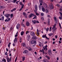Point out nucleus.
<instances>
[{"label":"nucleus","instance_id":"obj_1","mask_svg":"<svg viewBox=\"0 0 62 62\" xmlns=\"http://www.w3.org/2000/svg\"><path fill=\"white\" fill-rule=\"evenodd\" d=\"M31 44H34V45L37 44V42L36 40H32L31 42Z\"/></svg>","mask_w":62,"mask_h":62},{"label":"nucleus","instance_id":"obj_2","mask_svg":"<svg viewBox=\"0 0 62 62\" xmlns=\"http://www.w3.org/2000/svg\"><path fill=\"white\" fill-rule=\"evenodd\" d=\"M27 37L26 38L27 39V40L28 41H29L30 39V38H31V36L29 34H28L26 35Z\"/></svg>","mask_w":62,"mask_h":62},{"label":"nucleus","instance_id":"obj_3","mask_svg":"<svg viewBox=\"0 0 62 62\" xmlns=\"http://www.w3.org/2000/svg\"><path fill=\"white\" fill-rule=\"evenodd\" d=\"M10 58L9 57H7L6 58L7 61L8 62H9L11 61V56L10 57Z\"/></svg>","mask_w":62,"mask_h":62},{"label":"nucleus","instance_id":"obj_4","mask_svg":"<svg viewBox=\"0 0 62 62\" xmlns=\"http://www.w3.org/2000/svg\"><path fill=\"white\" fill-rule=\"evenodd\" d=\"M48 53L49 55H52V51H51V50L49 49L48 51Z\"/></svg>","mask_w":62,"mask_h":62},{"label":"nucleus","instance_id":"obj_5","mask_svg":"<svg viewBox=\"0 0 62 62\" xmlns=\"http://www.w3.org/2000/svg\"><path fill=\"white\" fill-rule=\"evenodd\" d=\"M32 22L34 23H39V22L38 21H36L35 20H32Z\"/></svg>","mask_w":62,"mask_h":62},{"label":"nucleus","instance_id":"obj_6","mask_svg":"<svg viewBox=\"0 0 62 62\" xmlns=\"http://www.w3.org/2000/svg\"><path fill=\"white\" fill-rule=\"evenodd\" d=\"M55 25H56V24H55L54 26H53V27L52 28V29L54 31L55 29H56V28H55Z\"/></svg>","mask_w":62,"mask_h":62},{"label":"nucleus","instance_id":"obj_7","mask_svg":"<svg viewBox=\"0 0 62 62\" xmlns=\"http://www.w3.org/2000/svg\"><path fill=\"white\" fill-rule=\"evenodd\" d=\"M36 16V15H34V14H31L29 16V18H31L32 17V16Z\"/></svg>","mask_w":62,"mask_h":62},{"label":"nucleus","instance_id":"obj_8","mask_svg":"<svg viewBox=\"0 0 62 62\" xmlns=\"http://www.w3.org/2000/svg\"><path fill=\"white\" fill-rule=\"evenodd\" d=\"M10 14H7L5 15V17H6L7 19H8L9 17L10 16Z\"/></svg>","mask_w":62,"mask_h":62},{"label":"nucleus","instance_id":"obj_9","mask_svg":"<svg viewBox=\"0 0 62 62\" xmlns=\"http://www.w3.org/2000/svg\"><path fill=\"white\" fill-rule=\"evenodd\" d=\"M21 45L23 47H26V44H25V43H22Z\"/></svg>","mask_w":62,"mask_h":62},{"label":"nucleus","instance_id":"obj_10","mask_svg":"<svg viewBox=\"0 0 62 62\" xmlns=\"http://www.w3.org/2000/svg\"><path fill=\"white\" fill-rule=\"evenodd\" d=\"M31 34L32 36H35V33L32 31H31Z\"/></svg>","mask_w":62,"mask_h":62},{"label":"nucleus","instance_id":"obj_11","mask_svg":"<svg viewBox=\"0 0 62 62\" xmlns=\"http://www.w3.org/2000/svg\"><path fill=\"white\" fill-rule=\"evenodd\" d=\"M26 48H27V49H28V50H29L30 51H32V49L30 47H26Z\"/></svg>","mask_w":62,"mask_h":62},{"label":"nucleus","instance_id":"obj_12","mask_svg":"<svg viewBox=\"0 0 62 62\" xmlns=\"http://www.w3.org/2000/svg\"><path fill=\"white\" fill-rule=\"evenodd\" d=\"M27 52H28V51L26 50H25L24 51L23 53L24 54H26Z\"/></svg>","mask_w":62,"mask_h":62},{"label":"nucleus","instance_id":"obj_13","mask_svg":"<svg viewBox=\"0 0 62 62\" xmlns=\"http://www.w3.org/2000/svg\"><path fill=\"white\" fill-rule=\"evenodd\" d=\"M53 7H53V5L52 4H51L49 6V7L50 8H51V9H53Z\"/></svg>","mask_w":62,"mask_h":62},{"label":"nucleus","instance_id":"obj_14","mask_svg":"<svg viewBox=\"0 0 62 62\" xmlns=\"http://www.w3.org/2000/svg\"><path fill=\"white\" fill-rule=\"evenodd\" d=\"M16 42H17V37H16L14 40V43Z\"/></svg>","mask_w":62,"mask_h":62},{"label":"nucleus","instance_id":"obj_15","mask_svg":"<svg viewBox=\"0 0 62 62\" xmlns=\"http://www.w3.org/2000/svg\"><path fill=\"white\" fill-rule=\"evenodd\" d=\"M29 25H30V23H29L28 22H26V26H28Z\"/></svg>","mask_w":62,"mask_h":62},{"label":"nucleus","instance_id":"obj_16","mask_svg":"<svg viewBox=\"0 0 62 62\" xmlns=\"http://www.w3.org/2000/svg\"><path fill=\"white\" fill-rule=\"evenodd\" d=\"M20 25L19 24H18L16 26V29H18L20 28Z\"/></svg>","mask_w":62,"mask_h":62},{"label":"nucleus","instance_id":"obj_17","mask_svg":"<svg viewBox=\"0 0 62 62\" xmlns=\"http://www.w3.org/2000/svg\"><path fill=\"white\" fill-rule=\"evenodd\" d=\"M54 19L55 22L56 23H57V18L56 17H55Z\"/></svg>","mask_w":62,"mask_h":62},{"label":"nucleus","instance_id":"obj_18","mask_svg":"<svg viewBox=\"0 0 62 62\" xmlns=\"http://www.w3.org/2000/svg\"><path fill=\"white\" fill-rule=\"evenodd\" d=\"M0 20L1 21H4V16H3L1 18H0Z\"/></svg>","mask_w":62,"mask_h":62},{"label":"nucleus","instance_id":"obj_19","mask_svg":"<svg viewBox=\"0 0 62 62\" xmlns=\"http://www.w3.org/2000/svg\"><path fill=\"white\" fill-rule=\"evenodd\" d=\"M33 39H37V37L36 36H34L33 37Z\"/></svg>","mask_w":62,"mask_h":62},{"label":"nucleus","instance_id":"obj_20","mask_svg":"<svg viewBox=\"0 0 62 62\" xmlns=\"http://www.w3.org/2000/svg\"><path fill=\"white\" fill-rule=\"evenodd\" d=\"M20 39H19V41L21 43L22 42V37H20Z\"/></svg>","mask_w":62,"mask_h":62},{"label":"nucleus","instance_id":"obj_21","mask_svg":"<svg viewBox=\"0 0 62 62\" xmlns=\"http://www.w3.org/2000/svg\"><path fill=\"white\" fill-rule=\"evenodd\" d=\"M39 31H37V33H36V34L38 36H39Z\"/></svg>","mask_w":62,"mask_h":62},{"label":"nucleus","instance_id":"obj_22","mask_svg":"<svg viewBox=\"0 0 62 62\" xmlns=\"http://www.w3.org/2000/svg\"><path fill=\"white\" fill-rule=\"evenodd\" d=\"M24 33V32L23 31H22L21 32V36H23V34Z\"/></svg>","mask_w":62,"mask_h":62},{"label":"nucleus","instance_id":"obj_23","mask_svg":"<svg viewBox=\"0 0 62 62\" xmlns=\"http://www.w3.org/2000/svg\"><path fill=\"white\" fill-rule=\"evenodd\" d=\"M3 61L4 62H6V59H5L3 58V59H2V61L1 62H2Z\"/></svg>","mask_w":62,"mask_h":62},{"label":"nucleus","instance_id":"obj_24","mask_svg":"<svg viewBox=\"0 0 62 62\" xmlns=\"http://www.w3.org/2000/svg\"><path fill=\"white\" fill-rule=\"evenodd\" d=\"M45 57H47V59H48V60H50V57H49L47 55H46L45 56Z\"/></svg>","mask_w":62,"mask_h":62},{"label":"nucleus","instance_id":"obj_25","mask_svg":"<svg viewBox=\"0 0 62 62\" xmlns=\"http://www.w3.org/2000/svg\"><path fill=\"white\" fill-rule=\"evenodd\" d=\"M22 60L23 61L25 59V57H23L22 58Z\"/></svg>","mask_w":62,"mask_h":62},{"label":"nucleus","instance_id":"obj_26","mask_svg":"<svg viewBox=\"0 0 62 62\" xmlns=\"http://www.w3.org/2000/svg\"><path fill=\"white\" fill-rule=\"evenodd\" d=\"M16 8L13 9L11 10V12H13V11H15V10H16Z\"/></svg>","mask_w":62,"mask_h":62},{"label":"nucleus","instance_id":"obj_27","mask_svg":"<svg viewBox=\"0 0 62 62\" xmlns=\"http://www.w3.org/2000/svg\"><path fill=\"white\" fill-rule=\"evenodd\" d=\"M35 8L36 10H38V8L37 7V6L35 5Z\"/></svg>","mask_w":62,"mask_h":62},{"label":"nucleus","instance_id":"obj_28","mask_svg":"<svg viewBox=\"0 0 62 62\" xmlns=\"http://www.w3.org/2000/svg\"><path fill=\"white\" fill-rule=\"evenodd\" d=\"M42 10L43 12L45 11V9L44 8H42Z\"/></svg>","mask_w":62,"mask_h":62},{"label":"nucleus","instance_id":"obj_29","mask_svg":"<svg viewBox=\"0 0 62 62\" xmlns=\"http://www.w3.org/2000/svg\"><path fill=\"white\" fill-rule=\"evenodd\" d=\"M48 24L49 25L50 24V19H48Z\"/></svg>","mask_w":62,"mask_h":62},{"label":"nucleus","instance_id":"obj_30","mask_svg":"<svg viewBox=\"0 0 62 62\" xmlns=\"http://www.w3.org/2000/svg\"><path fill=\"white\" fill-rule=\"evenodd\" d=\"M13 14H11L10 15V18H13Z\"/></svg>","mask_w":62,"mask_h":62},{"label":"nucleus","instance_id":"obj_31","mask_svg":"<svg viewBox=\"0 0 62 62\" xmlns=\"http://www.w3.org/2000/svg\"><path fill=\"white\" fill-rule=\"evenodd\" d=\"M23 15H24V16H26L27 15L26 14V13H24V12H23Z\"/></svg>","mask_w":62,"mask_h":62},{"label":"nucleus","instance_id":"obj_32","mask_svg":"<svg viewBox=\"0 0 62 62\" xmlns=\"http://www.w3.org/2000/svg\"><path fill=\"white\" fill-rule=\"evenodd\" d=\"M46 35H43L42 37L43 38H45V37H46Z\"/></svg>","mask_w":62,"mask_h":62},{"label":"nucleus","instance_id":"obj_33","mask_svg":"<svg viewBox=\"0 0 62 62\" xmlns=\"http://www.w3.org/2000/svg\"><path fill=\"white\" fill-rule=\"evenodd\" d=\"M10 44H11V43H9V44L8 45V47H10Z\"/></svg>","mask_w":62,"mask_h":62},{"label":"nucleus","instance_id":"obj_34","mask_svg":"<svg viewBox=\"0 0 62 62\" xmlns=\"http://www.w3.org/2000/svg\"><path fill=\"white\" fill-rule=\"evenodd\" d=\"M16 35H15V37H17V36H18V31L17 32V33H16Z\"/></svg>","mask_w":62,"mask_h":62},{"label":"nucleus","instance_id":"obj_35","mask_svg":"<svg viewBox=\"0 0 62 62\" xmlns=\"http://www.w3.org/2000/svg\"><path fill=\"white\" fill-rule=\"evenodd\" d=\"M10 18H8L7 21V22H9V21H10Z\"/></svg>","mask_w":62,"mask_h":62},{"label":"nucleus","instance_id":"obj_36","mask_svg":"<svg viewBox=\"0 0 62 62\" xmlns=\"http://www.w3.org/2000/svg\"><path fill=\"white\" fill-rule=\"evenodd\" d=\"M46 13H48V12H49V11H48V9H46Z\"/></svg>","mask_w":62,"mask_h":62},{"label":"nucleus","instance_id":"obj_37","mask_svg":"<svg viewBox=\"0 0 62 62\" xmlns=\"http://www.w3.org/2000/svg\"><path fill=\"white\" fill-rule=\"evenodd\" d=\"M59 25L60 27L61 28V24L60 23H59Z\"/></svg>","mask_w":62,"mask_h":62},{"label":"nucleus","instance_id":"obj_38","mask_svg":"<svg viewBox=\"0 0 62 62\" xmlns=\"http://www.w3.org/2000/svg\"><path fill=\"white\" fill-rule=\"evenodd\" d=\"M42 52L43 54H45V52H44V50L43 49H42Z\"/></svg>","mask_w":62,"mask_h":62},{"label":"nucleus","instance_id":"obj_39","mask_svg":"<svg viewBox=\"0 0 62 62\" xmlns=\"http://www.w3.org/2000/svg\"><path fill=\"white\" fill-rule=\"evenodd\" d=\"M22 25L23 26V27H25V26L24 24L23 23L22 24Z\"/></svg>","mask_w":62,"mask_h":62},{"label":"nucleus","instance_id":"obj_40","mask_svg":"<svg viewBox=\"0 0 62 62\" xmlns=\"http://www.w3.org/2000/svg\"><path fill=\"white\" fill-rule=\"evenodd\" d=\"M41 16H43V15H44V13H41Z\"/></svg>","mask_w":62,"mask_h":62},{"label":"nucleus","instance_id":"obj_41","mask_svg":"<svg viewBox=\"0 0 62 62\" xmlns=\"http://www.w3.org/2000/svg\"><path fill=\"white\" fill-rule=\"evenodd\" d=\"M13 30V28L12 27L10 29V31H12Z\"/></svg>","mask_w":62,"mask_h":62},{"label":"nucleus","instance_id":"obj_42","mask_svg":"<svg viewBox=\"0 0 62 62\" xmlns=\"http://www.w3.org/2000/svg\"><path fill=\"white\" fill-rule=\"evenodd\" d=\"M52 27H51L49 28V31H51V30H52Z\"/></svg>","mask_w":62,"mask_h":62},{"label":"nucleus","instance_id":"obj_43","mask_svg":"<svg viewBox=\"0 0 62 62\" xmlns=\"http://www.w3.org/2000/svg\"><path fill=\"white\" fill-rule=\"evenodd\" d=\"M60 10L62 12V6L61 7V8L60 9Z\"/></svg>","mask_w":62,"mask_h":62},{"label":"nucleus","instance_id":"obj_44","mask_svg":"<svg viewBox=\"0 0 62 62\" xmlns=\"http://www.w3.org/2000/svg\"><path fill=\"white\" fill-rule=\"evenodd\" d=\"M46 31H49V28L47 27L46 29Z\"/></svg>","mask_w":62,"mask_h":62},{"label":"nucleus","instance_id":"obj_45","mask_svg":"<svg viewBox=\"0 0 62 62\" xmlns=\"http://www.w3.org/2000/svg\"><path fill=\"white\" fill-rule=\"evenodd\" d=\"M44 4V5H45V6H44L45 8H47V4Z\"/></svg>","mask_w":62,"mask_h":62},{"label":"nucleus","instance_id":"obj_46","mask_svg":"<svg viewBox=\"0 0 62 62\" xmlns=\"http://www.w3.org/2000/svg\"><path fill=\"white\" fill-rule=\"evenodd\" d=\"M45 38H46V39H47V40H49V38H48L46 36L45 37Z\"/></svg>","mask_w":62,"mask_h":62},{"label":"nucleus","instance_id":"obj_47","mask_svg":"<svg viewBox=\"0 0 62 62\" xmlns=\"http://www.w3.org/2000/svg\"><path fill=\"white\" fill-rule=\"evenodd\" d=\"M5 55H7V54H8V53H7V52H5Z\"/></svg>","mask_w":62,"mask_h":62},{"label":"nucleus","instance_id":"obj_48","mask_svg":"<svg viewBox=\"0 0 62 62\" xmlns=\"http://www.w3.org/2000/svg\"><path fill=\"white\" fill-rule=\"evenodd\" d=\"M28 33H29V32L28 31H26V34H27Z\"/></svg>","mask_w":62,"mask_h":62},{"label":"nucleus","instance_id":"obj_49","mask_svg":"<svg viewBox=\"0 0 62 62\" xmlns=\"http://www.w3.org/2000/svg\"><path fill=\"white\" fill-rule=\"evenodd\" d=\"M36 15H37V16L39 15V14L38 13H36Z\"/></svg>","mask_w":62,"mask_h":62},{"label":"nucleus","instance_id":"obj_50","mask_svg":"<svg viewBox=\"0 0 62 62\" xmlns=\"http://www.w3.org/2000/svg\"><path fill=\"white\" fill-rule=\"evenodd\" d=\"M47 47H48V46H47V45H46V46H45V48H47Z\"/></svg>","mask_w":62,"mask_h":62},{"label":"nucleus","instance_id":"obj_51","mask_svg":"<svg viewBox=\"0 0 62 62\" xmlns=\"http://www.w3.org/2000/svg\"><path fill=\"white\" fill-rule=\"evenodd\" d=\"M24 6V5H22L21 6V8H23Z\"/></svg>","mask_w":62,"mask_h":62},{"label":"nucleus","instance_id":"obj_52","mask_svg":"<svg viewBox=\"0 0 62 62\" xmlns=\"http://www.w3.org/2000/svg\"><path fill=\"white\" fill-rule=\"evenodd\" d=\"M37 10H34V11L35 13H37Z\"/></svg>","mask_w":62,"mask_h":62},{"label":"nucleus","instance_id":"obj_53","mask_svg":"<svg viewBox=\"0 0 62 62\" xmlns=\"http://www.w3.org/2000/svg\"><path fill=\"white\" fill-rule=\"evenodd\" d=\"M41 19L43 20H44V18H43V17H41Z\"/></svg>","mask_w":62,"mask_h":62},{"label":"nucleus","instance_id":"obj_54","mask_svg":"<svg viewBox=\"0 0 62 62\" xmlns=\"http://www.w3.org/2000/svg\"><path fill=\"white\" fill-rule=\"evenodd\" d=\"M14 1H13V2L14 3H15V2H16V0H14Z\"/></svg>","mask_w":62,"mask_h":62},{"label":"nucleus","instance_id":"obj_55","mask_svg":"<svg viewBox=\"0 0 62 62\" xmlns=\"http://www.w3.org/2000/svg\"><path fill=\"white\" fill-rule=\"evenodd\" d=\"M37 18V17H36V16H34V17L33 18V19H35V18Z\"/></svg>","mask_w":62,"mask_h":62},{"label":"nucleus","instance_id":"obj_56","mask_svg":"<svg viewBox=\"0 0 62 62\" xmlns=\"http://www.w3.org/2000/svg\"><path fill=\"white\" fill-rule=\"evenodd\" d=\"M2 29L3 30H5V28L4 27H3L2 28Z\"/></svg>","mask_w":62,"mask_h":62},{"label":"nucleus","instance_id":"obj_57","mask_svg":"<svg viewBox=\"0 0 62 62\" xmlns=\"http://www.w3.org/2000/svg\"><path fill=\"white\" fill-rule=\"evenodd\" d=\"M50 34L51 36H53V34L52 33H50Z\"/></svg>","mask_w":62,"mask_h":62},{"label":"nucleus","instance_id":"obj_58","mask_svg":"<svg viewBox=\"0 0 62 62\" xmlns=\"http://www.w3.org/2000/svg\"><path fill=\"white\" fill-rule=\"evenodd\" d=\"M13 46H15V43H13Z\"/></svg>","mask_w":62,"mask_h":62},{"label":"nucleus","instance_id":"obj_59","mask_svg":"<svg viewBox=\"0 0 62 62\" xmlns=\"http://www.w3.org/2000/svg\"><path fill=\"white\" fill-rule=\"evenodd\" d=\"M56 6H57V7H59L60 6V5H59L58 4H57L56 5Z\"/></svg>","mask_w":62,"mask_h":62},{"label":"nucleus","instance_id":"obj_60","mask_svg":"<svg viewBox=\"0 0 62 62\" xmlns=\"http://www.w3.org/2000/svg\"><path fill=\"white\" fill-rule=\"evenodd\" d=\"M25 16V18H27V15L26 16Z\"/></svg>","mask_w":62,"mask_h":62},{"label":"nucleus","instance_id":"obj_61","mask_svg":"<svg viewBox=\"0 0 62 62\" xmlns=\"http://www.w3.org/2000/svg\"><path fill=\"white\" fill-rule=\"evenodd\" d=\"M47 17H49V18H50V15H48L47 16Z\"/></svg>","mask_w":62,"mask_h":62},{"label":"nucleus","instance_id":"obj_62","mask_svg":"<svg viewBox=\"0 0 62 62\" xmlns=\"http://www.w3.org/2000/svg\"><path fill=\"white\" fill-rule=\"evenodd\" d=\"M61 39H62V38H60V41H61Z\"/></svg>","mask_w":62,"mask_h":62},{"label":"nucleus","instance_id":"obj_63","mask_svg":"<svg viewBox=\"0 0 62 62\" xmlns=\"http://www.w3.org/2000/svg\"><path fill=\"white\" fill-rule=\"evenodd\" d=\"M44 62H47V60H45L44 61Z\"/></svg>","mask_w":62,"mask_h":62},{"label":"nucleus","instance_id":"obj_64","mask_svg":"<svg viewBox=\"0 0 62 62\" xmlns=\"http://www.w3.org/2000/svg\"><path fill=\"white\" fill-rule=\"evenodd\" d=\"M54 43H55V42L54 41L53 42V44H54Z\"/></svg>","mask_w":62,"mask_h":62}]
</instances>
